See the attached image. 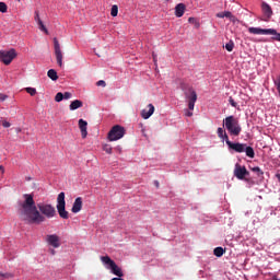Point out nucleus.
Segmentation results:
<instances>
[{"label": "nucleus", "mask_w": 280, "mask_h": 280, "mask_svg": "<svg viewBox=\"0 0 280 280\" xmlns=\"http://www.w3.org/2000/svg\"><path fill=\"white\" fill-rule=\"evenodd\" d=\"M0 277H10L8 273H0Z\"/></svg>", "instance_id": "nucleus-41"}, {"label": "nucleus", "mask_w": 280, "mask_h": 280, "mask_svg": "<svg viewBox=\"0 0 280 280\" xmlns=\"http://www.w3.org/2000/svg\"><path fill=\"white\" fill-rule=\"evenodd\" d=\"M148 109H142L141 112V117L142 119H150V117H152V115H154V105L149 104L147 106Z\"/></svg>", "instance_id": "nucleus-13"}, {"label": "nucleus", "mask_w": 280, "mask_h": 280, "mask_svg": "<svg viewBox=\"0 0 280 280\" xmlns=\"http://www.w3.org/2000/svg\"><path fill=\"white\" fill-rule=\"evenodd\" d=\"M155 187H159V180L154 182Z\"/></svg>", "instance_id": "nucleus-43"}, {"label": "nucleus", "mask_w": 280, "mask_h": 280, "mask_svg": "<svg viewBox=\"0 0 280 280\" xmlns=\"http://www.w3.org/2000/svg\"><path fill=\"white\" fill-rule=\"evenodd\" d=\"M26 93H28V95H31L32 97H34V95H36V90L34 88H25Z\"/></svg>", "instance_id": "nucleus-29"}, {"label": "nucleus", "mask_w": 280, "mask_h": 280, "mask_svg": "<svg viewBox=\"0 0 280 280\" xmlns=\"http://www.w3.org/2000/svg\"><path fill=\"white\" fill-rule=\"evenodd\" d=\"M252 172H255L256 174H258V176H264V171L259 168V166L253 167Z\"/></svg>", "instance_id": "nucleus-28"}, {"label": "nucleus", "mask_w": 280, "mask_h": 280, "mask_svg": "<svg viewBox=\"0 0 280 280\" xmlns=\"http://www.w3.org/2000/svg\"><path fill=\"white\" fill-rule=\"evenodd\" d=\"M153 60H154V62H156V56H154V55H153Z\"/></svg>", "instance_id": "nucleus-44"}, {"label": "nucleus", "mask_w": 280, "mask_h": 280, "mask_svg": "<svg viewBox=\"0 0 280 280\" xmlns=\"http://www.w3.org/2000/svg\"><path fill=\"white\" fill-rule=\"evenodd\" d=\"M66 207L67 201H65V192H60L57 197V211L59 218H62V220H69V211H67Z\"/></svg>", "instance_id": "nucleus-5"}, {"label": "nucleus", "mask_w": 280, "mask_h": 280, "mask_svg": "<svg viewBox=\"0 0 280 280\" xmlns=\"http://www.w3.org/2000/svg\"><path fill=\"white\" fill-rule=\"evenodd\" d=\"M218 19H229L232 23H235V15L230 11L219 12L217 13Z\"/></svg>", "instance_id": "nucleus-17"}, {"label": "nucleus", "mask_w": 280, "mask_h": 280, "mask_svg": "<svg viewBox=\"0 0 280 280\" xmlns=\"http://www.w3.org/2000/svg\"><path fill=\"white\" fill-rule=\"evenodd\" d=\"M248 32L249 34L265 35V36H270V34H276L275 28L249 27Z\"/></svg>", "instance_id": "nucleus-9"}, {"label": "nucleus", "mask_w": 280, "mask_h": 280, "mask_svg": "<svg viewBox=\"0 0 280 280\" xmlns=\"http://www.w3.org/2000/svg\"><path fill=\"white\" fill-rule=\"evenodd\" d=\"M16 1H21V0H16Z\"/></svg>", "instance_id": "nucleus-46"}, {"label": "nucleus", "mask_w": 280, "mask_h": 280, "mask_svg": "<svg viewBox=\"0 0 280 280\" xmlns=\"http://www.w3.org/2000/svg\"><path fill=\"white\" fill-rule=\"evenodd\" d=\"M101 261L106 266L107 270H110L112 275H115L116 277H124L121 267L117 266L115 260H112L108 256H102Z\"/></svg>", "instance_id": "nucleus-4"}, {"label": "nucleus", "mask_w": 280, "mask_h": 280, "mask_svg": "<svg viewBox=\"0 0 280 280\" xmlns=\"http://www.w3.org/2000/svg\"><path fill=\"white\" fill-rule=\"evenodd\" d=\"M223 121V126H225L232 137H240L242 126H240V120H237V118L234 116H228Z\"/></svg>", "instance_id": "nucleus-3"}, {"label": "nucleus", "mask_w": 280, "mask_h": 280, "mask_svg": "<svg viewBox=\"0 0 280 280\" xmlns=\"http://www.w3.org/2000/svg\"><path fill=\"white\" fill-rule=\"evenodd\" d=\"M86 126H89V122H86V120L79 119V128L82 139H86V135H89V132L86 131Z\"/></svg>", "instance_id": "nucleus-15"}, {"label": "nucleus", "mask_w": 280, "mask_h": 280, "mask_svg": "<svg viewBox=\"0 0 280 280\" xmlns=\"http://www.w3.org/2000/svg\"><path fill=\"white\" fill-rule=\"evenodd\" d=\"M51 254H52V255H55V254H56V252L52 249V250H51Z\"/></svg>", "instance_id": "nucleus-45"}, {"label": "nucleus", "mask_w": 280, "mask_h": 280, "mask_svg": "<svg viewBox=\"0 0 280 280\" xmlns=\"http://www.w3.org/2000/svg\"><path fill=\"white\" fill-rule=\"evenodd\" d=\"M24 201L18 203V213L20 220L25 224H43L45 220L55 218L56 208L49 203H38L34 201V195L24 194ZM39 209V210H38Z\"/></svg>", "instance_id": "nucleus-1"}, {"label": "nucleus", "mask_w": 280, "mask_h": 280, "mask_svg": "<svg viewBox=\"0 0 280 280\" xmlns=\"http://www.w3.org/2000/svg\"><path fill=\"white\" fill-rule=\"evenodd\" d=\"M71 97H73V94H71V92L63 93V100H71Z\"/></svg>", "instance_id": "nucleus-34"}, {"label": "nucleus", "mask_w": 280, "mask_h": 280, "mask_svg": "<svg viewBox=\"0 0 280 280\" xmlns=\"http://www.w3.org/2000/svg\"><path fill=\"white\" fill-rule=\"evenodd\" d=\"M234 176L238 180H244V178H246V176H250V172H248V170H246V166H242L238 163H236L235 168H234Z\"/></svg>", "instance_id": "nucleus-8"}, {"label": "nucleus", "mask_w": 280, "mask_h": 280, "mask_svg": "<svg viewBox=\"0 0 280 280\" xmlns=\"http://www.w3.org/2000/svg\"><path fill=\"white\" fill-rule=\"evenodd\" d=\"M225 49L226 51H233V49H235V43H233V40H230L225 44Z\"/></svg>", "instance_id": "nucleus-25"}, {"label": "nucleus", "mask_w": 280, "mask_h": 280, "mask_svg": "<svg viewBox=\"0 0 280 280\" xmlns=\"http://www.w3.org/2000/svg\"><path fill=\"white\" fill-rule=\"evenodd\" d=\"M276 33H269V36L271 37V40H277L278 43H280V33L277 32V30H275Z\"/></svg>", "instance_id": "nucleus-24"}, {"label": "nucleus", "mask_w": 280, "mask_h": 280, "mask_svg": "<svg viewBox=\"0 0 280 280\" xmlns=\"http://www.w3.org/2000/svg\"><path fill=\"white\" fill-rule=\"evenodd\" d=\"M261 10L266 20L272 18V8L267 2L261 3Z\"/></svg>", "instance_id": "nucleus-14"}, {"label": "nucleus", "mask_w": 280, "mask_h": 280, "mask_svg": "<svg viewBox=\"0 0 280 280\" xmlns=\"http://www.w3.org/2000/svg\"><path fill=\"white\" fill-rule=\"evenodd\" d=\"M217 135L219 137V139H222V141H229V135H226V131L224 130V128L219 127L217 130Z\"/></svg>", "instance_id": "nucleus-20"}, {"label": "nucleus", "mask_w": 280, "mask_h": 280, "mask_svg": "<svg viewBox=\"0 0 280 280\" xmlns=\"http://www.w3.org/2000/svg\"><path fill=\"white\" fill-rule=\"evenodd\" d=\"M126 135V128H124L120 125H116L112 127L107 135L108 141H119V139H124V136Z\"/></svg>", "instance_id": "nucleus-6"}, {"label": "nucleus", "mask_w": 280, "mask_h": 280, "mask_svg": "<svg viewBox=\"0 0 280 280\" xmlns=\"http://www.w3.org/2000/svg\"><path fill=\"white\" fill-rule=\"evenodd\" d=\"M110 14L112 16H117V14H119V7H117V4L112 7Z\"/></svg>", "instance_id": "nucleus-26"}, {"label": "nucleus", "mask_w": 280, "mask_h": 280, "mask_svg": "<svg viewBox=\"0 0 280 280\" xmlns=\"http://www.w3.org/2000/svg\"><path fill=\"white\" fill-rule=\"evenodd\" d=\"M54 49L57 63L59 67H62V49L60 48V42L56 37L54 38Z\"/></svg>", "instance_id": "nucleus-10"}, {"label": "nucleus", "mask_w": 280, "mask_h": 280, "mask_svg": "<svg viewBox=\"0 0 280 280\" xmlns=\"http://www.w3.org/2000/svg\"><path fill=\"white\" fill-rule=\"evenodd\" d=\"M185 115L186 117H194V112H191V109H186Z\"/></svg>", "instance_id": "nucleus-38"}, {"label": "nucleus", "mask_w": 280, "mask_h": 280, "mask_svg": "<svg viewBox=\"0 0 280 280\" xmlns=\"http://www.w3.org/2000/svg\"><path fill=\"white\" fill-rule=\"evenodd\" d=\"M14 58H16V50H14V48L10 50H0V61L3 62V65H11Z\"/></svg>", "instance_id": "nucleus-7"}, {"label": "nucleus", "mask_w": 280, "mask_h": 280, "mask_svg": "<svg viewBox=\"0 0 280 280\" xmlns=\"http://www.w3.org/2000/svg\"><path fill=\"white\" fill-rule=\"evenodd\" d=\"M96 85L97 86H106V81L100 80V81L96 82Z\"/></svg>", "instance_id": "nucleus-37"}, {"label": "nucleus", "mask_w": 280, "mask_h": 280, "mask_svg": "<svg viewBox=\"0 0 280 280\" xmlns=\"http://www.w3.org/2000/svg\"><path fill=\"white\" fill-rule=\"evenodd\" d=\"M62 100H65L62 92L57 93L55 96V102H62Z\"/></svg>", "instance_id": "nucleus-30"}, {"label": "nucleus", "mask_w": 280, "mask_h": 280, "mask_svg": "<svg viewBox=\"0 0 280 280\" xmlns=\"http://www.w3.org/2000/svg\"><path fill=\"white\" fill-rule=\"evenodd\" d=\"M83 103L80 100H74L71 102V104L69 105V109L70 110H78V108H82Z\"/></svg>", "instance_id": "nucleus-21"}, {"label": "nucleus", "mask_w": 280, "mask_h": 280, "mask_svg": "<svg viewBox=\"0 0 280 280\" xmlns=\"http://www.w3.org/2000/svg\"><path fill=\"white\" fill-rule=\"evenodd\" d=\"M195 106H196V102H188V109L189 110H194Z\"/></svg>", "instance_id": "nucleus-35"}, {"label": "nucleus", "mask_w": 280, "mask_h": 280, "mask_svg": "<svg viewBox=\"0 0 280 280\" xmlns=\"http://www.w3.org/2000/svg\"><path fill=\"white\" fill-rule=\"evenodd\" d=\"M229 102H230L231 106H233V108H237V102H235V100H233V96L229 97Z\"/></svg>", "instance_id": "nucleus-32"}, {"label": "nucleus", "mask_w": 280, "mask_h": 280, "mask_svg": "<svg viewBox=\"0 0 280 280\" xmlns=\"http://www.w3.org/2000/svg\"><path fill=\"white\" fill-rule=\"evenodd\" d=\"M47 75L50 78V80H52V82L58 80V72H56L54 69L48 70Z\"/></svg>", "instance_id": "nucleus-22"}, {"label": "nucleus", "mask_w": 280, "mask_h": 280, "mask_svg": "<svg viewBox=\"0 0 280 280\" xmlns=\"http://www.w3.org/2000/svg\"><path fill=\"white\" fill-rule=\"evenodd\" d=\"M0 172H1L2 174H5V168L3 167V165H0Z\"/></svg>", "instance_id": "nucleus-40"}, {"label": "nucleus", "mask_w": 280, "mask_h": 280, "mask_svg": "<svg viewBox=\"0 0 280 280\" xmlns=\"http://www.w3.org/2000/svg\"><path fill=\"white\" fill-rule=\"evenodd\" d=\"M7 98H8V95L0 94V102H5Z\"/></svg>", "instance_id": "nucleus-39"}, {"label": "nucleus", "mask_w": 280, "mask_h": 280, "mask_svg": "<svg viewBox=\"0 0 280 280\" xmlns=\"http://www.w3.org/2000/svg\"><path fill=\"white\" fill-rule=\"evenodd\" d=\"M71 211L72 213H80L82 211V197H78L74 200Z\"/></svg>", "instance_id": "nucleus-18"}, {"label": "nucleus", "mask_w": 280, "mask_h": 280, "mask_svg": "<svg viewBox=\"0 0 280 280\" xmlns=\"http://www.w3.org/2000/svg\"><path fill=\"white\" fill-rule=\"evenodd\" d=\"M0 12L5 14V12H8V4H5L4 2H0Z\"/></svg>", "instance_id": "nucleus-31"}, {"label": "nucleus", "mask_w": 280, "mask_h": 280, "mask_svg": "<svg viewBox=\"0 0 280 280\" xmlns=\"http://www.w3.org/2000/svg\"><path fill=\"white\" fill-rule=\"evenodd\" d=\"M103 150L106 152V154H113V147H110V144H105Z\"/></svg>", "instance_id": "nucleus-27"}, {"label": "nucleus", "mask_w": 280, "mask_h": 280, "mask_svg": "<svg viewBox=\"0 0 280 280\" xmlns=\"http://www.w3.org/2000/svg\"><path fill=\"white\" fill-rule=\"evenodd\" d=\"M213 253H214L215 257H222V255H224V248L217 247V248H214Z\"/></svg>", "instance_id": "nucleus-23"}, {"label": "nucleus", "mask_w": 280, "mask_h": 280, "mask_svg": "<svg viewBox=\"0 0 280 280\" xmlns=\"http://www.w3.org/2000/svg\"><path fill=\"white\" fill-rule=\"evenodd\" d=\"M112 280H124L121 277L113 278Z\"/></svg>", "instance_id": "nucleus-42"}, {"label": "nucleus", "mask_w": 280, "mask_h": 280, "mask_svg": "<svg viewBox=\"0 0 280 280\" xmlns=\"http://www.w3.org/2000/svg\"><path fill=\"white\" fill-rule=\"evenodd\" d=\"M188 23H195L196 24V27H200V24H198L195 20V18H189L188 19Z\"/></svg>", "instance_id": "nucleus-36"}, {"label": "nucleus", "mask_w": 280, "mask_h": 280, "mask_svg": "<svg viewBox=\"0 0 280 280\" xmlns=\"http://www.w3.org/2000/svg\"><path fill=\"white\" fill-rule=\"evenodd\" d=\"M46 242L52 248H60V237L56 234H49L46 236Z\"/></svg>", "instance_id": "nucleus-11"}, {"label": "nucleus", "mask_w": 280, "mask_h": 280, "mask_svg": "<svg viewBox=\"0 0 280 280\" xmlns=\"http://www.w3.org/2000/svg\"><path fill=\"white\" fill-rule=\"evenodd\" d=\"M185 10H187V7L185 5V3H178L175 7V16H177V19H180V16L185 14Z\"/></svg>", "instance_id": "nucleus-19"}, {"label": "nucleus", "mask_w": 280, "mask_h": 280, "mask_svg": "<svg viewBox=\"0 0 280 280\" xmlns=\"http://www.w3.org/2000/svg\"><path fill=\"white\" fill-rule=\"evenodd\" d=\"M184 95L186 100H188V102L198 101V94L196 93V90H194V88H188V92H185Z\"/></svg>", "instance_id": "nucleus-12"}, {"label": "nucleus", "mask_w": 280, "mask_h": 280, "mask_svg": "<svg viewBox=\"0 0 280 280\" xmlns=\"http://www.w3.org/2000/svg\"><path fill=\"white\" fill-rule=\"evenodd\" d=\"M1 125L3 126V128H10L12 125L10 124V121L2 119L1 120Z\"/></svg>", "instance_id": "nucleus-33"}, {"label": "nucleus", "mask_w": 280, "mask_h": 280, "mask_svg": "<svg viewBox=\"0 0 280 280\" xmlns=\"http://www.w3.org/2000/svg\"><path fill=\"white\" fill-rule=\"evenodd\" d=\"M226 145L230 150H233L234 152H237L238 154H242V152L246 153V156L248 159H255V149L253 147H248L246 143H233L231 140H226Z\"/></svg>", "instance_id": "nucleus-2"}, {"label": "nucleus", "mask_w": 280, "mask_h": 280, "mask_svg": "<svg viewBox=\"0 0 280 280\" xmlns=\"http://www.w3.org/2000/svg\"><path fill=\"white\" fill-rule=\"evenodd\" d=\"M35 21H36L40 32H44L45 34H49V31H47V27L43 23V20H40V15L38 14V11H35Z\"/></svg>", "instance_id": "nucleus-16"}]
</instances>
